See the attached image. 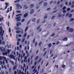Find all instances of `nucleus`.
I'll list each match as a JSON object with an SVG mask.
<instances>
[{"instance_id": "17", "label": "nucleus", "mask_w": 74, "mask_h": 74, "mask_svg": "<svg viewBox=\"0 0 74 74\" xmlns=\"http://www.w3.org/2000/svg\"><path fill=\"white\" fill-rule=\"evenodd\" d=\"M3 20V17H2V18H0V22H2Z\"/></svg>"}, {"instance_id": "53", "label": "nucleus", "mask_w": 74, "mask_h": 74, "mask_svg": "<svg viewBox=\"0 0 74 74\" xmlns=\"http://www.w3.org/2000/svg\"><path fill=\"white\" fill-rule=\"evenodd\" d=\"M55 16H53L51 18V19H54V18H55Z\"/></svg>"}, {"instance_id": "32", "label": "nucleus", "mask_w": 74, "mask_h": 74, "mask_svg": "<svg viewBox=\"0 0 74 74\" xmlns=\"http://www.w3.org/2000/svg\"><path fill=\"white\" fill-rule=\"evenodd\" d=\"M22 14H18L17 15H16V16H22Z\"/></svg>"}, {"instance_id": "33", "label": "nucleus", "mask_w": 74, "mask_h": 74, "mask_svg": "<svg viewBox=\"0 0 74 74\" xmlns=\"http://www.w3.org/2000/svg\"><path fill=\"white\" fill-rule=\"evenodd\" d=\"M67 11H70V8H68L67 9Z\"/></svg>"}, {"instance_id": "35", "label": "nucleus", "mask_w": 74, "mask_h": 74, "mask_svg": "<svg viewBox=\"0 0 74 74\" xmlns=\"http://www.w3.org/2000/svg\"><path fill=\"white\" fill-rule=\"evenodd\" d=\"M40 28V26H39L37 28V30H39Z\"/></svg>"}, {"instance_id": "52", "label": "nucleus", "mask_w": 74, "mask_h": 74, "mask_svg": "<svg viewBox=\"0 0 74 74\" xmlns=\"http://www.w3.org/2000/svg\"><path fill=\"white\" fill-rule=\"evenodd\" d=\"M18 37H22V35H21V34H19L18 35Z\"/></svg>"}, {"instance_id": "7", "label": "nucleus", "mask_w": 74, "mask_h": 74, "mask_svg": "<svg viewBox=\"0 0 74 74\" xmlns=\"http://www.w3.org/2000/svg\"><path fill=\"white\" fill-rule=\"evenodd\" d=\"M14 2L15 3H18L20 2V1L19 0H16V1H15Z\"/></svg>"}, {"instance_id": "27", "label": "nucleus", "mask_w": 74, "mask_h": 74, "mask_svg": "<svg viewBox=\"0 0 74 74\" xmlns=\"http://www.w3.org/2000/svg\"><path fill=\"white\" fill-rule=\"evenodd\" d=\"M22 74V71H21V70H19V72L18 73V74Z\"/></svg>"}, {"instance_id": "24", "label": "nucleus", "mask_w": 74, "mask_h": 74, "mask_svg": "<svg viewBox=\"0 0 74 74\" xmlns=\"http://www.w3.org/2000/svg\"><path fill=\"white\" fill-rule=\"evenodd\" d=\"M27 29H28V27H27L25 28V32H26V31H27Z\"/></svg>"}, {"instance_id": "41", "label": "nucleus", "mask_w": 74, "mask_h": 74, "mask_svg": "<svg viewBox=\"0 0 74 74\" xmlns=\"http://www.w3.org/2000/svg\"><path fill=\"white\" fill-rule=\"evenodd\" d=\"M65 9H66V7L64 6L62 8V10H65Z\"/></svg>"}, {"instance_id": "23", "label": "nucleus", "mask_w": 74, "mask_h": 74, "mask_svg": "<svg viewBox=\"0 0 74 74\" xmlns=\"http://www.w3.org/2000/svg\"><path fill=\"white\" fill-rule=\"evenodd\" d=\"M1 38H0V45H1V41H2V40H2V39H1Z\"/></svg>"}, {"instance_id": "28", "label": "nucleus", "mask_w": 74, "mask_h": 74, "mask_svg": "<svg viewBox=\"0 0 74 74\" xmlns=\"http://www.w3.org/2000/svg\"><path fill=\"white\" fill-rule=\"evenodd\" d=\"M5 42L4 41H3L2 42V44L3 45H5Z\"/></svg>"}, {"instance_id": "16", "label": "nucleus", "mask_w": 74, "mask_h": 74, "mask_svg": "<svg viewBox=\"0 0 74 74\" xmlns=\"http://www.w3.org/2000/svg\"><path fill=\"white\" fill-rule=\"evenodd\" d=\"M74 18H71L70 20V22H73V21H74Z\"/></svg>"}, {"instance_id": "58", "label": "nucleus", "mask_w": 74, "mask_h": 74, "mask_svg": "<svg viewBox=\"0 0 74 74\" xmlns=\"http://www.w3.org/2000/svg\"><path fill=\"white\" fill-rule=\"evenodd\" d=\"M12 6H11L10 8V11H12Z\"/></svg>"}, {"instance_id": "11", "label": "nucleus", "mask_w": 74, "mask_h": 74, "mask_svg": "<svg viewBox=\"0 0 74 74\" xmlns=\"http://www.w3.org/2000/svg\"><path fill=\"white\" fill-rule=\"evenodd\" d=\"M17 67V66H16V65H14V67H13V70H16V68Z\"/></svg>"}, {"instance_id": "49", "label": "nucleus", "mask_w": 74, "mask_h": 74, "mask_svg": "<svg viewBox=\"0 0 74 74\" xmlns=\"http://www.w3.org/2000/svg\"><path fill=\"white\" fill-rule=\"evenodd\" d=\"M21 34H23V30L22 29L21 32Z\"/></svg>"}, {"instance_id": "1", "label": "nucleus", "mask_w": 74, "mask_h": 74, "mask_svg": "<svg viewBox=\"0 0 74 74\" xmlns=\"http://www.w3.org/2000/svg\"><path fill=\"white\" fill-rule=\"evenodd\" d=\"M4 30L3 29L1 32L0 33V38H1V39H2V40H4V38H3V36H4Z\"/></svg>"}, {"instance_id": "6", "label": "nucleus", "mask_w": 74, "mask_h": 74, "mask_svg": "<svg viewBox=\"0 0 74 74\" xmlns=\"http://www.w3.org/2000/svg\"><path fill=\"white\" fill-rule=\"evenodd\" d=\"M10 58H12V59H14L15 58V57L14 56L12 55H10Z\"/></svg>"}, {"instance_id": "61", "label": "nucleus", "mask_w": 74, "mask_h": 74, "mask_svg": "<svg viewBox=\"0 0 74 74\" xmlns=\"http://www.w3.org/2000/svg\"><path fill=\"white\" fill-rule=\"evenodd\" d=\"M63 12V13H66V11L65 10H64Z\"/></svg>"}, {"instance_id": "34", "label": "nucleus", "mask_w": 74, "mask_h": 74, "mask_svg": "<svg viewBox=\"0 0 74 74\" xmlns=\"http://www.w3.org/2000/svg\"><path fill=\"white\" fill-rule=\"evenodd\" d=\"M17 40L18 42H19V41H21V39L20 38H19L18 39H17Z\"/></svg>"}, {"instance_id": "50", "label": "nucleus", "mask_w": 74, "mask_h": 74, "mask_svg": "<svg viewBox=\"0 0 74 74\" xmlns=\"http://www.w3.org/2000/svg\"><path fill=\"white\" fill-rule=\"evenodd\" d=\"M69 28H70V27H66V30H68L69 29Z\"/></svg>"}, {"instance_id": "8", "label": "nucleus", "mask_w": 74, "mask_h": 74, "mask_svg": "<svg viewBox=\"0 0 74 74\" xmlns=\"http://www.w3.org/2000/svg\"><path fill=\"white\" fill-rule=\"evenodd\" d=\"M27 15H28V14H27V13H25L24 15V18H26L27 17Z\"/></svg>"}, {"instance_id": "9", "label": "nucleus", "mask_w": 74, "mask_h": 74, "mask_svg": "<svg viewBox=\"0 0 74 74\" xmlns=\"http://www.w3.org/2000/svg\"><path fill=\"white\" fill-rule=\"evenodd\" d=\"M34 6V4H32L29 7L31 8H32Z\"/></svg>"}, {"instance_id": "31", "label": "nucleus", "mask_w": 74, "mask_h": 74, "mask_svg": "<svg viewBox=\"0 0 74 74\" xmlns=\"http://www.w3.org/2000/svg\"><path fill=\"white\" fill-rule=\"evenodd\" d=\"M41 44H42V42H40L39 44V47H40L41 46Z\"/></svg>"}, {"instance_id": "62", "label": "nucleus", "mask_w": 74, "mask_h": 74, "mask_svg": "<svg viewBox=\"0 0 74 74\" xmlns=\"http://www.w3.org/2000/svg\"><path fill=\"white\" fill-rule=\"evenodd\" d=\"M47 53V51H45V53L44 54V56H45V55H46Z\"/></svg>"}, {"instance_id": "14", "label": "nucleus", "mask_w": 74, "mask_h": 74, "mask_svg": "<svg viewBox=\"0 0 74 74\" xmlns=\"http://www.w3.org/2000/svg\"><path fill=\"white\" fill-rule=\"evenodd\" d=\"M68 40V38H65L63 39V41H67Z\"/></svg>"}, {"instance_id": "57", "label": "nucleus", "mask_w": 74, "mask_h": 74, "mask_svg": "<svg viewBox=\"0 0 74 74\" xmlns=\"http://www.w3.org/2000/svg\"><path fill=\"white\" fill-rule=\"evenodd\" d=\"M18 24L19 25H20V26H21V22L18 23Z\"/></svg>"}, {"instance_id": "12", "label": "nucleus", "mask_w": 74, "mask_h": 74, "mask_svg": "<svg viewBox=\"0 0 74 74\" xmlns=\"http://www.w3.org/2000/svg\"><path fill=\"white\" fill-rule=\"evenodd\" d=\"M48 47L49 48H51V47H52V44H51V43H50L48 45Z\"/></svg>"}, {"instance_id": "51", "label": "nucleus", "mask_w": 74, "mask_h": 74, "mask_svg": "<svg viewBox=\"0 0 74 74\" xmlns=\"http://www.w3.org/2000/svg\"><path fill=\"white\" fill-rule=\"evenodd\" d=\"M40 66H38V71H39V70H40Z\"/></svg>"}, {"instance_id": "38", "label": "nucleus", "mask_w": 74, "mask_h": 74, "mask_svg": "<svg viewBox=\"0 0 74 74\" xmlns=\"http://www.w3.org/2000/svg\"><path fill=\"white\" fill-rule=\"evenodd\" d=\"M42 60V58H40L39 60V61H38V63H40V61Z\"/></svg>"}, {"instance_id": "4", "label": "nucleus", "mask_w": 74, "mask_h": 74, "mask_svg": "<svg viewBox=\"0 0 74 74\" xmlns=\"http://www.w3.org/2000/svg\"><path fill=\"white\" fill-rule=\"evenodd\" d=\"M5 5H6V6L5 7V10L6 9H7V8L8 6V3H7V2H5Z\"/></svg>"}, {"instance_id": "64", "label": "nucleus", "mask_w": 74, "mask_h": 74, "mask_svg": "<svg viewBox=\"0 0 74 74\" xmlns=\"http://www.w3.org/2000/svg\"><path fill=\"white\" fill-rule=\"evenodd\" d=\"M2 57L1 56H0V60H2Z\"/></svg>"}, {"instance_id": "10", "label": "nucleus", "mask_w": 74, "mask_h": 74, "mask_svg": "<svg viewBox=\"0 0 74 74\" xmlns=\"http://www.w3.org/2000/svg\"><path fill=\"white\" fill-rule=\"evenodd\" d=\"M3 31V27L2 26L0 27V33H1Z\"/></svg>"}, {"instance_id": "30", "label": "nucleus", "mask_w": 74, "mask_h": 74, "mask_svg": "<svg viewBox=\"0 0 74 74\" xmlns=\"http://www.w3.org/2000/svg\"><path fill=\"white\" fill-rule=\"evenodd\" d=\"M65 66H66V65H65L63 64L62 66V67L63 69H64V68L65 67Z\"/></svg>"}, {"instance_id": "22", "label": "nucleus", "mask_w": 74, "mask_h": 74, "mask_svg": "<svg viewBox=\"0 0 74 74\" xmlns=\"http://www.w3.org/2000/svg\"><path fill=\"white\" fill-rule=\"evenodd\" d=\"M48 5V3H45L44 4V5L45 7V6H47Z\"/></svg>"}, {"instance_id": "63", "label": "nucleus", "mask_w": 74, "mask_h": 74, "mask_svg": "<svg viewBox=\"0 0 74 74\" xmlns=\"http://www.w3.org/2000/svg\"><path fill=\"white\" fill-rule=\"evenodd\" d=\"M17 45H19V42H17Z\"/></svg>"}, {"instance_id": "42", "label": "nucleus", "mask_w": 74, "mask_h": 74, "mask_svg": "<svg viewBox=\"0 0 74 74\" xmlns=\"http://www.w3.org/2000/svg\"><path fill=\"white\" fill-rule=\"evenodd\" d=\"M21 22H22V23H23V22H25V19H23L21 21Z\"/></svg>"}, {"instance_id": "26", "label": "nucleus", "mask_w": 74, "mask_h": 74, "mask_svg": "<svg viewBox=\"0 0 74 74\" xmlns=\"http://www.w3.org/2000/svg\"><path fill=\"white\" fill-rule=\"evenodd\" d=\"M15 14V13L14 12V11H13V14L12 15V18H13V17L14 16V14Z\"/></svg>"}, {"instance_id": "19", "label": "nucleus", "mask_w": 74, "mask_h": 74, "mask_svg": "<svg viewBox=\"0 0 74 74\" xmlns=\"http://www.w3.org/2000/svg\"><path fill=\"white\" fill-rule=\"evenodd\" d=\"M21 33V31L19 30L17 31H16V33L19 34V33Z\"/></svg>"}, {"instance_id": "48", "label": "nucleus", "mask_w": 74, "mask_h": 74, "mask_svg": "<svg viewBox=\"0 0 74 74\" xmlns=\"http://www.w3.org/2000/svg\"><path fill=\"white\" fill-rule=\"evenodd\" d=\"M55 36V34L53 33V34L51 36V37H53Z\"/></svg>"}, {"instance_id": "15", "label": "nucleus", "mask_w": 74, "mask_h": 74, "mask_svg": "<svg viewBox=\"0 0 74 74\" xmlns=\"http://www.w3.org/2000/svg\"><path fill=\"white\" fill-rule=\"evenodd\" d=\"M2 58L3 60H5L6 59V58L5 57H4V56H3L2 57Z\"/></svg>"}, {"instance_id": "56", "label": "nucleus", "mask_w": 74, "mask_h": 74, "mask_svg": "<svg viewBox=\"0 0 74 74\" xmlns=\"http://www.w3.org/2000/svg\"><path fill=\"white\" fill-rule=\"evenodd\" d=\"M0 64H1V65L3 64V62H2V61H0Z\"/></svg>"}, {"instance_id": "45", "label": "nucleus", "mask_w": 74, "mask_h": 74, "mask_svg": "<svg viewBox=\"0 0 74 74\" xmlns=\"http://www.w3.org/2000/svg\"><path fill=\"white\" fill-rule=\"evenodd\" d=\"M5 61L6 64H8V60H7V59H6L5 60Z\"/></svg>"}, {"instance_id": "20", "label": "nucleus", "mask_w": 74, "mask_h": 74, "mask_svg": "<svg viewBox=\"0 0 74 74\" xmlns=\"http://www.w3.org/2000/svg\"><path fill=\"white\" fill-rule=\"evenodd\" d=\"M38 56H37L36 57L34 60H37V59H38Z\"/></svg>"}, {"instance_id": "3", "label": "nucleus", "mask_w": 74, "mask_h": 74, "mask_svg": "<svg viewBox=\"0 0 74 74\" xmlns=\"http://www.w3.org/2000/svg\"><path fill=\"white\" fill-rule=\"evenodd\" d=\"M16 8H22V7H21V5H19V3H17L16 4Z\"/></svg>"}, {"instance_id": "44", "label": "nucleus", "mask_w": 74, "mask_h": 74, "mask_svg": "<svg viewBox=\"0 0 74 74\" xmlns=\"http://www.w3.org/2000/svg\"><path fill=\"white\" fill-rule=\"evenodd\" d=\"M62 16V14H58V17H61Z\"/></svg>"}, {"instance_id": "29", "label": "nucleus", "mask_w": 74, "mask_h": 74, "mask_svg": "<svg viewBox=\"0 0 74 74\" xmlns=\"http://www.w3.org/2000/svg\"><path fill=\"white\" fill-rule=\"evenodd\" d=\"M26 35H27V34L26 33H25L24 35V37H26Z\"/></svg>"}, {"instance_id": "25", "label": "nucleus", "mask_w": 74, "mask_h": 74, "mask_svg": "<svg viewBox=\"0 0 74 74\" xmlns=\"http://www.w3.org/2000/svg\"><path fill=\"white\" fill-rule=\"evenodd\" d=\"M32 22H35V21H36V18H34L32 19Z\"/></svg>"}, {"instance_id": "37", "label": "nucleus", "mask_w": 74, "mask_h": 74, "mask_svg": "<svg viewBox=\"0 0 74 74\" xmlns=\"http://www.w3.org/2000/svg\"><path fill=\"white\" fill-rule=\"evenodd\" d=\"M10 50H8L7 53H8V54H10Z\"/></svg>"}, {"instance_id": "54", "label": "nucleus", "mask_w": 74, "mask_h": 74, "mask_svg": "<svg viewBox=\"0 0 74 74\" xmlns=\"http://www.w3.org/2000/svg\"><path fill=\"white\" fill-rule=\"evenodd\" d=\"M51 10V8H48L46 10L47 11H49V10Z\"/></svg>"}, {"instance_id": "59", "label": "nucleus", "mask_w": 74, "mask_h": 74, "mask_svg": "<svg viewBox=\"0 0 74 74\" xmlns=\"http://www.w3.org/2000/svg\"><path fill=\"white\" fill-rule=\"evenodd\" d=\"M25 38H23V40H22V42H24V41H25Z\"/></svg>"}, {"instance_id": "60", "label": "nucleus", "mask_w": 74, "mask_h": 74, "mask_svg": "<svg viewBox=\"0 0 74 74\" xmlns=\"http://www.w3.org/2000/svg\"><path fill=\"white\" fill-rule=\"evenodd\" d=\"M11 29L10 28H9V33H10L11 32Z\"/></svg>"}, {"instance_id": "21", "label": "nucleus", "mask_w": 74, "mask_h": 74, "mask_svg": "<svg viewBox=\"0 0 74 74\" xmlns=\"http://www.w3.org/2000/svg\"><path fill=\"white\" fill-rule=\"evenodd\" d=\"M16 12L17 13H21V10H17L16 11Z\"/></svg>"}, {"instance_id": "13", "label": "nucleus", "mask_w": 74, "mask_h": 74, "mask_svg": "<svg viewBox=\"0 0 74 74\" xmlns=\"http://www.w3.org/2000/svg\"><path fill=\"white\" fill-rule=\"evenodd\" d=\"M34 10L32 9L31 10V11L30 12V14H33L34 12Z\"/></svg>"}, {"instance_id": "47", "label": "nucleus", "mask_w": 74, "mask_h": 74, "mask_svg": "<svg viewBox=\"0 0 74 74\" xmlns=\"http://www.w3.org/2000/svg\"><path fill=\"white\" fill-rule=\"evenodd\" d=\"M60 43V42L59 41L58 42L56 43V45H59V44Z\"/></svg>"}, {"instance_id": "55", "label": "nucleus", "mask_w": 74, "mask_h": 74, "mask_svg": "<svg viewBox=\"0 0 74 74\" xmlns=\"http://www.w3.org/2000/svg\"><path fill=\"white\" fill-rule=\"evenodd\" d=\"M60 6V8H62V7H63V5H59V7Z\"/></svg>"}, {"instance_id": "5", "label": "nucleus", "mask_w": 74, "mask_h": 74, "mask_svg": "<svg viewBox=\"0 0 74 74\" xmlns=\"http://www.w3.org/2000/svg\"><path fill=\"white\" fill-rule=\"evenodd\" d=\"M69 32H70V33H72V32H74V29L73 28H71L69 30Z\"/></svg>"}, {"instance_id": "18", "label": "nucleus", "mask_w": 74, "mask_h": 74, "mask_svg": "<svg viewBox=\"0 0 74 74\" xmlns=\"http://www.w3.org/2000/svg\"><path fill=\"white\" fill-rule=\"evenodd\" d=\"M11 63H12V65H14V62L13 61H11L10 62Z\"/></svg>"}, {"instance_id": "43", "label": "nucleus", "mask_w": 74, "mask_h": 74, "mask_svg": "<svg viewBox=\"0 0 74 74\" xmlns=\"http://www.w3.org/2000/svg\"><path fill=\"white\" fill-rule=\"evenodd\" d=\"M0 50L1 51V52H3V49H2V48H1V47H0Z\"/></svg>"}, {"instance_id": "36", "label": "nucleus", "mask_w": 74, "mask_h": 74, "mask_svg": "<svg viewBox=\"0 0 74 74\" xmlns=\"http://www.w3.org/2000/svg\"><path fill=\"white\" fill-rule=\"evenodd\" d=\"M72 14H70V15H69V18H71L72 17Z\"/></svg>"}, {"instance_id": "39", "label": "nucleus", "mask_w": 74, "mask_h": 74, "mask_svg": "<svg viewBox=\"0 0 74 74\" xmlns=\"http://www.w3.org/2000/svg\"><path fill=\"white\" fill-rule=\"evenodd\" d=\"M9 10V8H8V10H7V13H8V12H10V10Z\"/></svg>"}, {"instance_id": "40", "label": "nucleus", "mask_w": 74, "mask_h": 74, "mask_svg": "<svg viewBox=\"0 0 74 74\" xmlns=\"http://www.w3.org/2000/svg\"><path fill=\"white\" fill-rule=\"evenodd\" d=\"M40 19H38L37 20V23H39V22H40Z\"/></svg>"}, {"instance_id": "2", "label": "nucleus", "mask_w": 74, "mask_h": 74, "mask_svg": "<svg viewBox=\"0 0 74 74\" xmlns=\"http://www.w3.org/2000/svg\"><path fill=\"white\" fill-rule=\"evenodd\" d=\"M21 16H18L15 19H16L17 21H18V22H20V21H21Z\"/></svg>"}, {"instance_id": "46", "label": "nucleus", "mask_w": 74, "mask_h": 74, "mask_svg": "<svg viewBox=\"0 0 74 74\" xmlns=\"http://www.w3.org/2000/svg\"><path fill=\"white\" fill-rule=\"evenodd\" d=\"M35 41H36V39L34 38L33 40V43H34V42H35Z\"/></svg>"}]
</instances>
